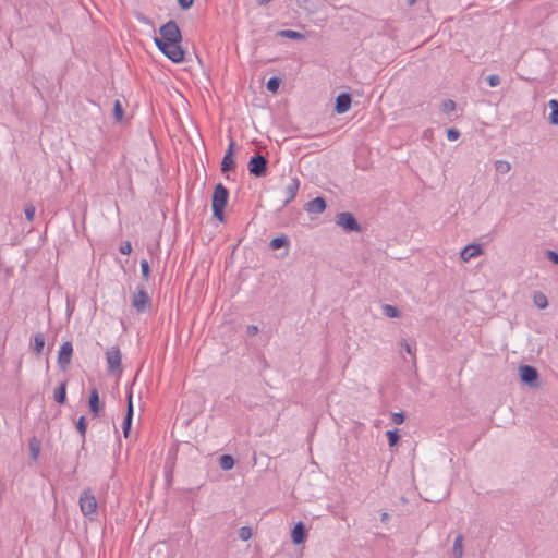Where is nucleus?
<instances>
[{"instance_id": "nucleus-6", "label": "nucleus", "mask_w": 558, "mask_h": 558, "mask_svg": "<svg viewBox=\"0 0 558 558\" xmlns=\"http://www.w3.org/2000/svg\"><path fill=\"white\" fill-rule=\"evenodd\" d=\"M80 508L84 515H92L97 511V500L89 489L84 490L80 496Z\"/></svg>"}, {"instance_id": "nucleus-33", "label": "nucleus", "mask_w": 558, "mask_h": 558, "mask_svg": "<svg viewBox=\"0 0 558 558\" xmlns=\"http://www.w3.org/2000/svg\"><path fill=\"white\" fill-rule=\"evenodd\" d=\"M24 213H25V218L28 221H33L35 218L36 208L33 204H26Z\"/></svg>"}, {"instance_id": "nucleus-17", "label": "nucleus", "mask_w": 558, "mask_h": 558, "mask_svg": "<svg viewBox=\"0 0 558 558\" xmlns=\"http://www.w3.org/2000/svg\"><path fill=\"white\" fill-rule=\"evenodd\" d=\"M132 416H133L132 395H129L128 411H126V415L123 421V433H124L125 437L129 436V432H130L131 424H132Z\"/></svg>"}, {"instance_id": "nucleus-20", "label": "nucleus", "mask_w": 558, "mask_h": 558, "mask_svg": "<svg viewBox=\"0 0 558 558\" xmlns=\"http://www.w3.org/2000/svg\"><path fill=\"white\" fill-rule=\"evenodd\" d=\"M234 166L235 160L233 158V155H231L230 151H227L221 161V171L223 173H227L228 171L232 170Z\"/></svg>"}, {"instance_id": "nucleus-44", "label": "nucleus", "mask_w": 558, "mask_h": 558, "mask_svg": "<svg viewBox=\"0 0 558 558\" xmlns=\"http://www.w3.org/2000/svg\"><path fill=\"white\" fill-rule=\"evenodd\" d=\"M178 2L183 10H186L193 5L194 0H178Z\"/></svg>"}, {"instance_id": "nucleus-37", "label": "nucleus", "mask_w": 558, "mask_h": 558, "mask_svg": "<svg viewBox=\"0 0 558 558\" xmlns=\"http://www.w3.org/2000/svg\"><path fill=\"white\" fill-rule=\"evenodd\" d=\"M141 271H142L143 277L145 279H148L149 274H150V268H149V264L146 259H143L141 262Z\"/></svg>"}, {"instance_id": "nucleus-29", "label": "nucleus", "mask_w": 558, "mask_h": 558, "mask_svg": "<svg viewBox=\"0 0 558 558\" xmlns=\"http://www.w3.org/2000/svg\"><path fill=\"white\" fill-rule=\"evenodd\" d=\"M495 169L500 174H506L511 170V163L507 160H496Z\"/></svg>"}, {"instance_id": "nucleus-1", "label": "nucleus", "mask_w": 558, "mask_h": 558, "mask_svg": "<svg viewBox=\"0 0 558 558\" xmlns=\"http://www.w3.org/2000/svg\"><path fill=\"white\" fill-rule=\"evenodd\" d=\"M229 191L222 183H218L213 193L211 208L213 215L218 220H223V209L228 204Z\"/></svg>"}, {"instance_id": "nucleus-28", "label": "nucleus", "mask_w": 558, "mask_h": 558, "mask_svg": "<svg viewBox=\"0 0 558 558\" xmlns=\"http://www.w3.org/2000/svg\"><path fill=\"white\" fill-rule=\"evenodd\" d=\"M219 465L222 470H231L234 466V459L229 454H222L219 458Z\"/></svg>"}, {"instance_id": "nucleus-40", "label": "nucleus", "mask_w": 558, "mask_h": 558, "mask_svg": "<svg viewBox=\"0 0 558 558\" xmlns=\"http://www.w3.org/2000/svg\"><path fill=\"white\" fill-rule=\"evenodd\" d=\"M460 137V132L457 129L447 130V138L451 142L457 141Z\"/></svg>"}, {"instance_id": "nucleus-7", "label": "nucleus", "mask_w": 558, "mask_h": 558, "mask_svg": "<svg viewBox=\"0 0 558 558\" xmlns=\"http://www.w3.org/2000/svg\"><path fill=\"white\" fill-rule=\"evenodd\" d=\"M251 174L260 178L267 172V159L262 155L253 156L247 165Z\"/></svg>"}, {"instance_id": "nucleus-24", "label": "nucleus", "mask_w": 558, "mask_h": 558, "mask_svg": "<svg viewBox=\"0 0 558 558\" xmlns=\"http://www.w3.org/2000/svg\"><path fill=\"white\" fill-rule=\"evenodd\" d=\"M533 302L541 310L546 308L548 306V300L543 292H534Z\"/></svg>"}, {"instance_id": "nucleus-18", "label": "nucleus", "mask_w": 558, "mask_h": 558, "mask_svg": "<svg viewBox=\"0 0 558 558\" xmlns=\"http://www.w3.org/2000/svg\"><path fill=\"white\" fill-rule=\"evenodd\" d=\"M451 556H452V558H462L463 557V535L462 534H459L456 537V539L453 542V546H452Z\"/></svg>"}, {"instance_id": "nucleus-46", "label": "nucleus", "mask_w": 558, "mask_h": 558, "mask_svg": "<svg viewBox=\"0 0 558 558\" xmlns=\"http://www.w3.org/2000/svg\"><path fill=\"white\" fill-rule=\"evenodd\" d=\"M235 142L231 138L227 151H230L231 155H233V148H234Z\"/></svg>"}, {"instance_id": "nucleus-19", "label": "nucleus", "mask_w": 558, "mask_h": 558, "mask_svg": "<svg viewBox=\"0 0 558 558\" xmlns=\"http://www.w3.org/2000/svg\"><path fill=\"white\" fill-rule=\"evenodd\" d=\"M53 399L57 403L63 404L66 400V383L62 381L54 390Z\"/></svg>"}, {"instance_id": "nucleus-47", "label": "nucleus", "mask_w": 558, "mask_h": 558, "mask_svg": "<svg viewBox=\"0 0 558 558\" xmlns=\"http://www.w3.org/2000/svg\"><path fill=\"white\" fill-rule=\"evenodd\" d=\"M390 515L387 512H383L380 515V519L383 522H387L389 520Z\"/></svg>"}, {"instance_id": "nucleus-21", "label": "nucleus", "mask_w": 558, "mask_h": 558, "mask_svg": "<svg viewBox=\"0 0 558 558\" xmlns=\"http://www.w3.org/2000/svg\"><path fill=\"white\" fill-rule=\"evenodd\" d=\"M550 108L549 121L554 125H558V100L550 99L548 102Z\"/></svg>"}, {"instance_id": "nucleus-8", "label": "nucleus", "mask_w": 558, "mask_h": 558, "mask_svg": "<svg viewBox=\"0 0 558 558\" xmlns=\"http://www.w3.org/2000/svg\"><path fill=\"white\" fill-rule=\"evenodd\" d=\"M121 352L118 347H111L106 352V361L110 373L121 372Z\"/></svg>"}, {"instance_id": "nucleus-2", "label": "nucleus", "mask_w": 558, "mask_h": 558, "mask_svg": "<svg viewBox=\"0 0 558 558\" xmlns=\"http://www.w3.org/2000/svg\"><path fill=\"white\" fill-rule=\"evenodd\" d=\"M158 49L172 62L180 63L184 60V51L180 43H165V40H155Z\"/></svg>"}, {"instance_id": "nucleus-12", "label": "nucleus", "mask_w": 558, "mask_h": 558, "mask_svg": "<svg viewBox=\"0 0 558 558\" xmlns=\"http://www.w3.org/2000/svg\"><path fill=\"white\" fill-rule=\"evenodd\" d=\"M351 95L348 93L340 94L336 99L335 110L337 113L342 114L349 111L351 107Z\"/></svg>"}, {"instance_id": "nucleus-22", "label": "nucleus", "mask_w": 558, "mask_h": 558, "mask_svg": "<svg viewBox=\"0 0 558 558\" xmlns=\"http://www.w3.org/2000/svg\"><path fill=\"white\" fill-rule=\"evenodd\" d=\"M284 246H289V240L286 235L274 238L269 243V247L274 251Z\"/></svg>"}, {"instance_id": "nucleus-42", "label": "nucleus", "mask_w": 558, "mask_h": 558, "mask_svg": "<svg viewBox=\"0 0 558 558\" xmlns=\"http://www.w3.org/2000/svg\"><path fill=\"white\" fill-rule=\"evenodd\" d=\"M545 255L551 263L558 264V253L556 251L547 250Z\"/></svg>"}, {"instance_id": "nucleus-49", "label": "nucleus", "mask_w": 558, "mask_h": 558, "mask_svg": "<svg viewBox=\"0 0 558 558\" xmlns=\"http://www.w3.org/2000/svg\"><path fill=\"white\" fill-rule=\"evenodd\" d=\"M415 3H416V0H407V4H408L409 7H412V5H414Z\"/></svg>"}, {"instance_id": "nucleus-43", "label": "nucleus", "mask_w": 558, "mask_h": 558, "mask_svg": "<svg viewBox=\"0 0 558 558\" xmlns=\"http://www.w3.org/2000/svg\"><path fill=\"white\" fill-rule=\"evenodd\" d=\"M400 345L404 349V351L412 355L414 357V352H413V349L411 347V344H409L404 339L400 341Z\"/></svg>"}, {"instance_id": "nucleus-27", "label": "nucleus", "mask_w": 558, "mask_h": 558, "mask_svg": "<svg viewBox=\"0 0 558 558\" xmlns=\"http://www.w3.org/2000/svg\"><path fill=\"white\" fill-rule=\"evenodd\" d=\"M279 35L281 37L289 38V39H294V40H302V39L305 38L304 34H302L300 32H296V31H292V29L281 31V32H279Z\"/></svg>"}, {"instance_id": "nucleus-3", "label": "nucleus", "mask_w": 558, "mask_h": 558, "mask_svg": "<svg viewBox=\"0 0 558 558\" xmlns=\"http://www.w3.org/2000/svg\"><path fill=\"white\" fill-rule=\"evenodd\" d=\"M161 37H155V40H165V43H181L182 35L178 24L174 21H169L163 24L159 29Z\"/></svg>"}, {"instance_id": "nucleus-10", "label": "nucleus", "mask_w": 558, "mask_h": 558, "mask_svg": "<svg viewBox=\"0 0 558 558\" xmlns=\"http://www.w3.org/2000/svg\"><path fill=\"white\" fill-rule=\"evenodd\" d=\"M520 378L530 387L538 386V372L535 367L530 365H522L519 367Z\"/></svg>"}, {"instance_id": "nucleus-35", "label": "nucleus", "mask_w": 558, "mask_h": 558, "mask_svg": "<svg viewBox=\"0 0 558 558\" xmlns=\"http://www.w3.org/2000/svg\"><path fill=\"white\" fill-rule=\"evenodd\" d=\"M387 435V438H388V444L390 447H393L397 445L398 440H399V435L397 433V430H388L386 433Z\"/></svg>"}, {"instance_id": "nucleus-30", "label": "nucleus", "mask_w": 558, "mask_h": 558, "mask_svg": "<svg viewBox=\"0 0 558 558\" xmlns=\"http://www.w3.org/2000/svg\"><path fill=\"white\" fill-rule=\"evenodd\" d=\"M280 86V80L278 77H270L267 82V89L271 93H277Z\"/></svg>"}, {"instance_id": "nucleus-41", "label": "nucleus", "mask_w": 558, "mask_h": 558, "mask_svg": "<svg viewBox=\"0 0 558 558\" xmlns=\"http://www.w3.org/2000/svg\"><path fill=\"white\" fill-rule=\"evenodd\" d=\"M119 250L121 254L129 255L132 252V245L129 241H125L120 245Z\"/></svg>"}, {"instance_id": "nucleus-23", "label": "nucleus", "mask_w": 558, "mask_h": 558, "mask_svg": "<svg viewBox=\"0 0 558 558\" xmlns=\"http://www.w3.org/2000/svg\"><path fill=\"white\" fill-rule=\"evenodd\" d=\"M45 347V336L41 332H38L34 336V347L33 351L39 355L43 352Z\"/></svg>"}, {"instance_id": "nucleus-48", "label": "nucleus", "mask_w": 558, "mask_h": 558, "mask_svg": "<svg viewBox=\"0 0 558 558\" xmlns=\"http://www.w3.org/2000/svg\"><path fill=\"white\" fill-rule=\"evenodd\" d=\"M258 2V4L260 5H266L268 4L271 0H256Z\"/></svg>"}, {"instance_id": "nucleus-34", "label": "nucleus", "mask_w": 558, "mask_h": 558, "mask_svg": "<svg viewBox=\"0 0 558 558\" xmlns=\"http://www.w3.org/2000/svg\"><path fill=\"white\" fill-rule=\"evenodd\" d=\"M239 537L242 541H248L252 537V530L248 526H242L239 530Z\"/></svg>"}, {"instance_id": "nucleus-14", "label": "nucleus", "mask_w": 558, "mask_h": 558, "mask_svg": "<svg viewBox=\"0 0 558 558\" xmlns=\"http://www.w3.org/2000/svg\"><path fill=\"white\" fill-rule=\"evenodd\" d=\"M306 211L311 214H322L326 209V201L323 197H316L305 205Z\"/></svg>"}, {"instance_id": "nucleus-39", "label": "nucleus", "mask_w": 558, "mask_h": 558, "mask_svg": "<svg viewBox=\"0 0 558 558\" xmlns=\"http://www.w3.org/2000/svg\"><path fill=\"white\" fill-rule=\"evenodd\" d=\"M487 82H488V85L490 87H496L500 84V77L499 75L497 74H490L488 77H487Z\"/></svg>"}, {"instance_id": "nucleus-13", "label": "nucleus", "mask_w": 558, "mask_h": 558, "mask_svg": "<svg viewBox=\"0 0 558 558\" xmlns=\"http://www.w3.org/2000/svg\"><path fill=\"white\" fill-rule=\"evenodd\" d=\"M300 189V181L298 178H292L290 183L286 186L284 189V193H286V199H284V205H288L289 203H291L296 194H298V191Z\"/></svg>"}, {"instance_id": "nucleus-38", "label": "nucleus", "mask_w": 558, "mask_h": 558, "mask_svg": "<svg viewBox=\"0 0 558 558\" xmlns=\"http://www.w3.org/2000/svg\"><path fill=\"white\" fill-rule=\"evenodd\" d=\"M404 414L402 412H396V413H392L391 415V421L393 424L396 425H400L404 422Z\"/></svg>"}, {"instance_id": "nucleus-16", "label": "nucleus", "mask_w": 558, "mask_h": 558, "mask_svg": "<svg viewBox=\"0 0 558 558\" xmlns=\"http://www.w3.org/2000/svg\"><path fill=\"white\" fill-rule=\"evenodd\" d=\"M292 542L300 545L305 539V526L302 522L295 524L291 533Z\"/></svg>"}, {"instance_id": "nucleus-9", "label": "nucleus", "mask_w": 558, "mask_h": 558, "mask_svg": "<svg viewBox=\"0 0 558 558\" xmlns=\"http://www.w3.org/2000/svg\"><path fill=\"white\" fill-rule=\"evenodd\" d=\"M73 355V345L70 341L61 344L58 352V365L62 371H66Z\"/></svg>"}, {"instance_id": "nucleus-32", "label": "nucleus", "mask_w": 558, "mask_h": 558, "mask_svg": "<svg viewBox=\"0 0 558 558\" xmlns=\"http://www.w3.org/2000/svg\"><path fill=\"white\" fill-rule=\"evenodd\" d=\"M456 109V102L451 99H447L445 101H442L441 104V111L445 112V113H450L452 111H454Z\"/></svg>"}, {"instance_id": "nucleus-31", "label": "nucleus", "mask_w": 558, "mask_h": 558, "mask_svg": "<svg viewBox=\"0 0 558 558\" xmlns=\"http://www.w3.org/2000/svg\"><path fill=\"white\" fill-rule=\"evenodd\" d=\"M123 108L119 100H116L114 107H113V116L117 121H122L123 119Z\"/></svg>"}, {"instance_id": "nucleus-5", "label": "nucleus", "mask_w": 558, "mask_h": 558, "mask_svg": "<svg viewBox=\"0 0 558 558\" xmlns=\"http://www.w3.org/2000/svg\"><path fill=\"white\" fill-rule=\"evenodd\" d=\"M336 225L342 228L345 232H360L361 226L354 216L349 211L339 213L336 216Z\"/></svg>"}, {"instance_id": "nucleus-26", "label": "nucleus", "mask_w": 558, "mask_h": 558, "mask_svg": "<svg viewBox=\"0 0 558 558\" xmlns=\"http://www.w3.org/2000/svg\"><path fill=\"white\" fill-rule=\"evenodd\" d=\"M28 446L32 458L37 460L40 452V441L36 437H33L29 439Z\"/></svg>"}, {"instance_id": "nucleus-11", "label": "nucleus", "mask_w": 558, "mask_h": 558, "mask_svg": "<svg viewBox=\"0 0 558 558\" xmlns=\"http://www.w3.org/2000/svg\"><path fill=\"white\" fill-rule=\"evenodd\" d=\"M483 254V248L480 244H469L460 253V258L463 262H469Z\"/></svg>"}, {"instance_id": "nucleus-45", "label": "nucleus", "mask_w": 558, "mask_h": 558, "mask_svg": "<svg viewBox=\"0 0 558 558\" xmlns=\"http://www.w3.org/2000/svg\"><path fill=\"white\" fill-rule=\"evenodd\" d=\"M258 327L256 325H248L246 327V333L247 336H255L258 333Z\"/></svg>"}, {"instance_id": "nucleus-25", "label": "nucleus", "mask_w": 558, "mask_h": 558, "mask_svg": "<svg viewBox=\"0 0 558 558\" xmlns=\"http://www.w3.org/2000/svg\"><path fill=\"white\" fill-rule=\"evenodd\" d=\"M383 314L389 318H399L401 316L400 311L390 304H385L381 307Z\"/></svg>"}, {"instance_id": "nucleus-4", "label": "nucleus", "mask_w": 558, "mask_h": 558, "mask_svg": "<svg viewBox=\"0 0 558 558\" xmlns=\"http://www.w3.org/2000/svg\"><path fill=\"white\" fill-rule=\"evenodd\" d=\"M132 306L138 312L144 313L151 306V300L144 287H137L132 295Z\"/></svg>"}, {"instance_id": "nucleus-36", "label": "nucleus", "mask_w": 558, "mask_h": 558, "mask_svg": "<svg viewBox=\"0 0 558 558\" xmlns=\"http://www.w3.org/2000/svg\"><path fill=\"white\" fill-rule=\"evenodd\" d=\"M76 428L80 433V435L82 436V438L84 439L85 438V434H86V423H85V417L84 416H81L76 423Z\"/></svg>"}, {"instance_id": "nucleus-15", "label": "nucleus", "mask_w": 558, "mask_h": 558, "mask_svg": "<svg viewBox=\"0 0 558 558\" xmlns=\"http://www.w3.org/2000/svg\"><path fill=\"white\" fill-rule=\"evenodd\" d=\"M88 403L93 415L97 416L100 412V400L98 390L96 388L90 390Z\"/></svg>"}]
</instances>
